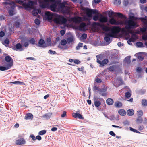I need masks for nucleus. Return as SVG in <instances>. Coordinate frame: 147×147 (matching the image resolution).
I'll return each instance as SVG.
<instances>
[{"mask_svg":"<svg viewBox=\"0 0 147 147\" xmlns=\"http://www.w3.org/2000/svg\"><path fill=\"white\" fill-rule=\"evenodd\" d=\"M98 20L101 23H96V24L100 27L104 31H110V32L109 33V36L113 37L116 33H118L120 32L121 29L119 27L113 26L111 28H110L103 24L104 23H106L107 22L108 18L107 17L101 15Z\"/></svg>","mask_w":147,"mask_h":147,"instance_id":"nucleus-1","label":"nucleus"},{"mask_svg":"<svg viewBox=\"0 0 147 147\" xmlns=\"http://www.w3.org/2000/svg\"><path fill=\"white\" fill-rule=\"evenodd\" d=\"M135 18L134 16L129 15V19L126 20L125 22L120 20H116L114 18L109 19V22L112 25H122L125 24V28L127 29H130L136 27V23L134 21Z\"/></svg>","mask_w":147,"mask_h":147,"instance_id":"nucleus-2","label":"nucleus"},{"mask_svg":"<svg viewBox=\"0 0 147 147\" xmlns=\"http://www.w3.org/2000/svg\"><path fill=\"white\" fill-rule=\"evenodd\" d=\"M5 7L7 8V7L10 8L9 13L11 16H12L13 15L14 8L15 7V4L13 2H11L9 0H8L6 2H3Z\"/></svg>","mask_w":147,"mask_h":147,"instance_id":"nucleus-3","label":"nucleus"},{"mask_svg":"<svg viewBox=\"0 0 147 147\" xmlns=\"http://www.w3.org/2000/svg\"><path fill=\"white\" fill-rule=\"evenodd\" d=\"M54 21L55 23L58 24H63L66 23L67 20L63 16L56 14Z\"/></svg>","mask_w":147,"mask_h":147,"instance_id":"nucleus-4","label":"nucleus"},{"mask_svg":"<svg viewBox=\"0 0 147 147\" xmlns=\"http://www.w3.org/2000/svg\"><path fill=\"white\" fill-rule=\"evenodd\" d=\"M122 83L123 81L121 78V77H118L115 79L113 84L116 87H118Z\"/></svg>","mask_w":147,"mask_h":147,"instance_id":"nucleus-5","label":"nucleus"},{"mask_svg":"<svg viewBox=\"0 0 147 147\" xmlns=\"http://www.w3.org/2000/svg\"><path fill=\"white\" fill-rule=\"evenodd\" d=\"M88 17H91L92 16V14H96L98 13V11L96 10L88 8H86L85 9Z\"/></svg>","mask_w":147,"mask_h":147,"instance_id":"nucleus-6","label":"nucleus"},{"mask_svg":"<svg viewBox=\"0 0 147 147\" xmlns=\"http://www.w3.org/2000/svg\"><path fill=\"white\" fill-rule=\"evenodd\" d=\"M12 66V63H6L4 65V66H0V70L3 71L7 70L10 69Z\"/></svg>","mask_w":147,"mask_h":147,"instance_id":"nucleus-7","label":"nucleus"},{"mask_svg":"<svg viewBox=\"0 0 147 147\" xmlns=\"http://www.w3.org/2000/svg\"><path fill=\"white\" fill-rule=\"evenodd\" d=\"M107 89V88L105 87L99 89L98 92L101 96H106L107 95V93L106 92Z\"/></svg>","mask_w":147,"mask_h":147,"instance_id":"nucleus-8","label":"nucleus"},{"mask_svg":"<svg viewBox=\"0 0 147 147\" xmlns=\"http://www.w3.org/2000/svg\"><path fill=\"white\" fill-rule=\"evenodd\" d=\"M78 28L79 30L84 31L87 29L86 24L85 23H82L78 27Z\"/></svg>","mask_w":147,"mask_h":147,"instance_id":"nucleus-9","label":"nucleus"},{"mask_svg":"<svg viewBox=\"0 0 147 147\" xmlns=\"http://www.w3.org/2000/svg\"><path fill=\"white\" fill-rule=\"evenodd\" d=\"M114 14H115L121 18H124L125 19H126L127 17L123 15L121 13H115L112 11H110L109 13V17H111V16L113 15Z\"/></svg>","mask_w":147,"mask_h":147,"instance_id":"nucleus-10","label":"nucleus"},{"mask_svg":"<svg viewBox=\"0 0 147 147\" xmlns=\"http://www.w3.org/2000/svg\"><path fill=\"white\" fill-rule=\"evenodd\" d=\"M45 13V17L48 20H52L53 16V13L49 11H46Z\"/></svg>","mask_w":147,"mask_h":147,"instance_id":"nucleus-11","label":"nucleus"},{"mask_svg":"<svg viewBox=\"0 0 147 147\" xmlns=\"http://www.w3.org/2000/svg\"><path fill=\"white\" fill-rule=\"evenodd\" d=\"M16 143L17 145H21L25 144L26 141L23 138H20L16 141Z\"/></svg>","mask_w":147,"mask_h":147,"instance_id":"nucleus-12","label":"nucleus"},{"mask_svg":"<svg viewBox=\"0 0 147 147\" xmlns=\"http://www.w3.org/2000/svg\"><path fill=\"white\" fill-rule=\"evenodd\" d=\"M13 49L16 51H21L23 50L21 44L20 43L16 44V45L15 47L13 48Z\"/></svg>","mask_w":147,"mask_h":147,"instance_id":"nucleus-13","label":"nucleus"},{"mask_svg":"<svg viewBox=\"0 0 147 147\" xmlns=\"http://www.w3.org/2000/svg\"><path fill=\"white\" fill-rule=\"evenodd\" d=\"M127 92L125 93V96L126 98L130 97L131 96V91L130 90L129 88L127 86H126L124 88Z\"/></svg>","mask_w":147,"mask_h":147,"instance_id":"nucleus-14","label":"nucleus"},{"mask_svg":"<svg viewBox=\"0 0 147 147\" xmlns=\"http://www.w3.org/2000/svg\"><path fill=\"white\" fill-rule=\"evenodd\" d=\"M38 45L39 47L42 48H45L47 47L45 44L44 41L42 39L39 40Z\"/></svg>","mask_w":147,"mask_h":147,"instance_id":"nucleus-15","label":"nucleus"},{"mask_svg":"<svg viewBox=\"0 0 147 147\" xmlns=\"http://www.w3.org/2000/svg\"><path fill=\"white\" fill-rule=\"evenodd\" d=\"M75 41V38L74 36L71 35L67 38V41L68 44L72 43Z\"/></svg>","mask_w":147,"mask_h":147,"instance_id":"nucleus-16","label":"nucleus"},{"mask_svg":"<svg viewBox=\"0 0 147 147\" xmlns=\"http://www.w3.org/2000/svg\"><path fill=\"white\" fill-rule=\"evenodd\" d=\"M73 20L76 23H80L83 21V19L81 17L78 16L74 18Z\"/></svg>","mask_w":147,"mask_h":147,"instance_id":"nucleus-17","label":"nucleus"},{"mask_svg":"<svg viewBox=\"0 0 147 147\" xmlns=\"http://www.w3.org/2000/svg\"><path fill=\"white\" fill-rule=\"evenodd\" d=\"M97 62L99 64L101 63V61L103 59L102 55L101 54L98 55L96 56Z\"/></svg>","mask_w":147,"mask_h":147,"instance_id":"nucleus-18","label":"nucleus"},{"mask_svg":"<svg viewBox=\"0 0 147 147\" xmlns=\"http://www.w3.org/2000/svg\"><path fill=\"white\" fill-rule=\"evenodd\" d=\"M33 118V115L30 113L26 114L25 117V119L26 120L32 119Z\"/></svg>","mask_w":147,"mask_h":147,"instance_id":"nucleus-19","label":"nucleus"},{"mask_svg":"<svg viewBox=\"0 0 147 147\" xmlns=\"http://www.w3.org/2000/svg\"><path fill=\"white\" fill-rule=\"evenodd\" d=\"M74 118L78 117L80 119H83V117L82 115L78 113H74L72 114Z\"/></svg>","mask_w":147,"mask_h":147,"instance_id":"nucleus-20","label":"nucleus"},{"mask_svg":"<svg viewBox=\"0 0 147 147\" xmlns=\"http://www.w3.org/2000/svg\"><path fill=\"white\" fill-rule=\"evenodd\" d=\"M5 60L7 62L9 63H12L13 64V60L12 58L9 56H7L5 57Z\"/></svg>","mask_w":147,"mask_h":147,"instance_id":"nucleus-21","label":"nucleus"},{"mask_svg":"<svg viewBox=\"0 0 147 147\" xmlns=\"http://www.w3.org/2000/svg\"><path fill=\"white\" fill-rule=\"evenodd\" d=\"M40 13V10L37 9L33 10L32 12V14L35 16H36L38 13Z\"/></svg>","mask_w":147,"mask_h":147,"instance_id":"nucleus-22","label":"nucleus"},{"mask_svg":"<svg viewBox=\"0 0 147 147\" xmlns=\"http://www.w3.org/2000/svg\"><path fill=\"white\" fill-rule=\"evenodd\" d=\"M109 61L107 59H104L101 62V63L100 64V67L103 66L105 64H107L108 62Z\"/></svg>","mask_w":147,"mask_h":147,"instance_id":"nucleus-23","label":"nucleus"},{"mask_svg":"<svg viewBox=\"0 0 147 147\" xmlns=\"http://www.w3.org/2000/svg\"><path fill=\"white\" fill-rule=\"evenodd\" d=\"M110 32L108 33V35L109 36H105L104 38V40H105L107 42H108V43L109 44V43L111 41H110V37H112L111 36H109V33ZM118 33H116L115 35L113 36V37H114L115 35H116Z\"/></svg>","mask_w":147,"mask_h":147,"instance_id":"nucleus-24","label":"nucleus"},{"mask_svg":"<svg viewBox=\"0 0 147 147\" xmlns=\"http://www.w3.org/2000/svg\"><path fill=\"white\" fill-rule=\"evenodd\" d=\"M140 19L143 22L145 25H147V16H146L143 18H141Z\"/></svg>","mask_w":147,"mask_h":147,"instance_id":"nucleus-25","label":"nucleus"},{"mask_svg":"<svg viewBox=\"0 0 147 147\" xmlns=\"http://www.w3.org/2000/svg\"><path fill=\"white\" fill-rule=\"evenodd\" d=\"M107 103L109 105H112L114 102L113 100L111 98H108L106 100Z\"/></svg>","mask_w":147,"mask_h":147,"instance_id":"nucleus-26","label":"nucleus"},{"mask_svg":"<svg viewBox=\"0 0 147 147\" xmlns=\"http://www.w3.org/2000/svg\"><path fill=\"white\" fill-rule=\"evenodd\" d=\"M97 99L95 97L94 98V105L96 107H98L101 105V102L99 101H97Z\"/></svg>","mask_w":147,"mask_h":147,"instance_id":"nucleus-27","label":"nucleus"},{"mask_svg":"<svg viewBox=\"0 0 147 147\" xmlns=\"http://www.w3.org/2000/svg\"><path fill=\"white\" fill-rule=\"evenodd\" d=\"M119 113L122 116H124L126 114L125 111L123 109H120L118 111Z\"/></svg>","mask_w":147,"mask_h":147,"instance_id":"nucleus-28","label":"nucleus"},{"mask_svg":"<svg viewBox=\"0 0 147 147\" xmlns=\"http://www.w3.org/2000/svg\"><path fill=\"white\" fill-rule=\"evenodd\" d=\"M134 111L133 109H129L127 111V114L128 116H131L134 114Z\"/></svg>","mask_w":147,"mask_h":147,"instance_id":"nucleus-29","label":"nucleus"},{"mask_svg":"<svg viewBox=\"0 0 147 147\" xmlns=\"http://www.w3.org/2000/svg\"><path fill=\"white\" fill-rule=\"evenodd\" d=\"M22 44L25 47H27L28 46V42L25 40L24 39H22L21 41Z\"/></svg>","mask_w":147,"mask_h":147,"instance_id":"nucleus-30","label":"nucleus"},{"mask_svg":"<svg viewBox=\"0 0 147 147\" xmlns=\"http://www.w3.org/2000/svg\"><path fill=\"white\" fill-rule=\"evenodd\" d=\"M52 115L51 113H48L45 114L43 116V117L47 119H49L51 116Z\"/></svg>","mask_w":147,"mask_h":147,"instance_id":"nucleus-31","label":"nucleus"},{"mask_svg":"<svg viewBox=\"0 0 147 147\" xmlns=\"http://www.w3.org/2000/svg\"><path fill=\"white\" fill-rule=\"evenodd\" d=\"M116 68V66L113 65L110 66L107 69L110 71H113Z\"/></svg>","mask_w":147,"mask_h":147,"instance_id":"nucleus-32","label":"nucleus"},{"mask_svg":"<svg viewBox=\"0 0 147 147\" xmlns=\"http://www.w3.org/2000/svg\"><path fill=\"white\" fill-rule=\"evenodd\" d=\"M10 83L16 84H18V85H23L24 84V83L20 82L19 81L12 82H11Z\"/></svg>","mask_w":147,"mask_h":147,"instance_id":"nucleus-33","label":"nucleus"},{"mask_svg":"<svg viewBox=\"0 0 147 147\" xmlns=\"http://www.w3.org/2000/svg\"><path fill=\"white\" fill-rule=\"evenodd\" d=\"M135 38H134L133 37L131 38L127 41L129 45H131L132 44L131 42H134V41Z\"/></svg>","mask_w":147,"mask_h":147,"instance_id":"nucleus-34","label":"nucleus"},{"mask_svg":"<svg viewBox=\"0 0 147 147\" xmlns=\"http://www.w3.org/2000/svg\"><path fill=\"white\" fill-rule=\"evenodd\" d=\"M131 56H129L126 57L125 59V61L127 64H129L130 62Z\"/></svg>","mask_w":147,"mask_h":147,"instance_id":"nucleus-35","label":"nucleus"},{"mask_svg":"<svg viewBox=\"0 0 147 147\" xmlns=\"http://www.w3.org/2000/svg\"><path fill=\"white\" fill-rule=\"evenodd\" d=\"M83 44L81 43H79L77 46L76 47V50H79L80 48H81L83 46Z\"/></svg>","mask_w":147,"mask_h":147,"instance_id":"nucleus-36","label":"nucleus"},{"mask_svg":"<svg viewBox=\"0 0 147 147\" xmlns=\"http://www.w3.org/2000/svg\"><path fill=\"white\" fill-rule=\"evenodd\" d=\"M115 105L117 107H120L122 106V104L121 102L118 101L115 103Z\"/></svg>","mask_w":147,"mask_h":147,"instance_id":"nucleus-37","label":"nucleus"},{"mask_svg":"<svg viewBox=\"0 0 147 147\" xmlns=\"http://www.w3.org/2000/svg\"><path fill=\"white\" fill-rule=\"evenodd\" d=\"M143 115V112L141 110H139L137 111V115L138 117H141Z\"/></svg>","mask_w":147,"mask_h":147,"instance_id":"nucleus-38","label":"nucleus"},{"mask_svg":"<svg viewBox=\"0 0 147 147\" xmlns=\"http://www.w3.org/2000/svg\"><path fill=\"white\" fill-rule=\"evenodd\" d=\"M142 71L141 68L140 67H138L136 68V72L139 74H140Z\"/></svg>","mask_w":147,"mask_h":147,"instance_id":"nucleus-39","label":"nucleus"},{"mask_svg":"<svg viewBox=\"0 0 147 147\" xmlns=\"http://www.w3.org/2000/svg\"><path fill=\"white\" fill-rule=\"evenodd\" d=\"M67 41L65 39H63L61 41V44L63 46H64L67 44Z\"/></svg>","mask_w":147,"mask_h":147,"instance_id":"nucleus-40","label":"nucleus"},{"mask_svg":"<svg viewBox=\"0 0 147 147\" xmlns=\"http://www.w3.org/2000/svg\"><path fill=\"white\" fill-rule=\"evenodd\" d=\"M142 39L144 40H147V35H144L142 36ZM146 45L147 47V41L145 42Z\"/></svg>","mask_w":147,"mask_h":147,"instance_id":"nucleus-41","label":"nucleus"},{"mask_svg":"<svg viewBox=\"0 0 147 147\" xmlns=\"http://www.w3.org/2000/svg\"><path fill=\"white\" fill-rule=\"evenodd\" d=\"M121 3L120 0H114V3L116 5H119Z\"/></svg>","mask_w":147,"mask_h":147,"instance_id":"nucleus-42","label":"nucleus"},{"mask_svg":"<svg viewBox=\"0 0 147 147\" xmlns=\"http://www.w3.org/2000/svg\"><path fill=\"white\" fill-rule=\"evenodd\" d=\"M142 105L144 106L147 105V100L145 99H143L142 101Z\"/></svg>","mask_w":147,"mask_h":147,"instance_id":"nucleus-43","label":"nucleus"},{"mask_svg":"<svg viewBox=\"0 0 147 147\" xmlns=\"http://www.w3.org/2000/svg\"><path fill=\"white\" fill-rule=\"evenodd\" d=\"M46 132V130H44L39 131L38 133V134L40 135H43L45 134Z\"/></svg>","mask_w":147,"mask_h":147,"instance_id":"nucleus-44","label":"nucleus"},{"mask_svg":"<svg viewBox=\"0 0 147 147\" xmlns=\"http://www.w3.org/2000/svg\"><path fill=\"white\" fill-rule=\"evenodd\" d=\"M29 42L30 43L34 45L35 44V41L34 38H32L29 40Z\"/></svg>","mask_w":147,"mask_h":147,"instance_id":"nucleus-45","label":"nucleus"},{"mask_svg":"<svg viewBox=\"0 0 147 147\" xmlns=\"http://www.w3.org/2000/svg\"><path fill=\"white\" fill-rule=\"evenodd\" d=\"M137 122L139 123H141L142 122V119L141 117H138L137 119Z\"/></svg>","mask_w":147,"mask_h":147,"instance_id":"nucleus-46","label":"nucleus"},{"mask_svg":"<svg viewBox=\"0 0 147 147\" xmlns=\"http://www.w3.org/2000/svg\"><path fill=\"white\" fill-rule=\"evenodd\" d=\"M129 129L130 131H132L136 132V133H140V132L138 131V130H136L134 129L132 127H129Z\"/></svg>","mask_w":147,"mask_h":147,"instance_id":"nucleus-47","label":"nucleus"},{"mask_svg":"<svg viewBox=\"0 0 147 147\" xmlns=\"http://www.w3.org/2000/svg\"><path fill=\"white\" fill-rule=\"evenodd\" d=\"M136 44L137 46L139 47H142L143 45V43L140 42H137Z\"/></svg>","mask_w":147,"mask_h":147,"instance_id":"nucleus-48","label":"nucleus"},{"mask_svg":"<svg viewBox=\"0 0 147 147\" xmlns=\"http://www.w3.org/2000/svg\"><path fill=\"white\" fill-rule=\"evenodd\" d=\"M48 53L49 54H56V53L55 51H53L52 50H49L48 51Z\"/></svg>","mask_w":147,"mask_h":147,"instance_id":"nucleus-49","label":"nucleus"},{"mask_svg":"<svg viewBox=\"0 0 147 147\" xmlns=\"http://www.w3.org/2000/svg\"><path fill=\"white\" fill-rule=\"evenodd\" d=\"M35 23L37 25H39L40 23V21L38 19H36L34 20Z\"/></svg>","mask_w":147,"mask_h":147,"instance_id":"nucleus-50","label":"nucleus"},{"mask_svg":"<svg viewBox=\"0 0 147 147\" xmlns=\"http://www.w3.org/2000/svg\"><path fill=\"white\" fill-rule=\"evenodd\" d=\"M16 2L19 4H22L23 6V4L24 3V1L22 0H16Z\"/></svg>","mask_w":147,"mask_h":147,"instance_id":"nucleus-51","label":"nucleus"},{"mask_svg":"<svg viewBox=\"0 0 147 147\" xmlns=\"http://www.w3.org/2000/svg\"><path fill=\"white\" fill-rule=\"evenodd\" d=\"M95 80L96 82L98 83H100L102 82L101 80L98 78L97 77L96 78Z\"/></svg>","mask_w":147,"mask_h":147,"instance_id":"nucleus-52","label":"nucleus"},{"mask_svg":"<svg viewBox=\"0 0 147 147\" xmlns=\"http://www.w3.org/2000/svg\"><path fill=\"white\" fill-rule=\"evenodd\" d=\"M9 32L7 34V36H9V34H11L12 31H13V29L12 28H9Z\"/></svg>","mask_w":147,"mask_h":147,"instance_id":"nucleus-53","label":"nucleus"},{"mask_svg":"<svg viewBox=\"0 0 147 147\" xmlns=\"http://www.w3.org/2000/svg\"><path fill=\"white\" fill-rule=\"evenodd\" d=\"M81 37L83 39H86L87 38V35L86 34L84 33L82 35Z\"/></svg>","mask_w":147,"mask_h":147,"instance_id":"nucleus-54","label":"nucleus"},{"mask_svg":"<svg viewBox=\"0 0 147 147\" xmlns=\"http://www.w3.org/2000/svg\"><path fill=\"white\" fill-rule=\"evenodd\" d=\"M99 19L98 16L97 15L94 16L93 17V19L94 21H96Z\"/></svg>","mask_w":147,"mask_h":147,"instance_id":"nucleus-55","label":"nucleus"},{"mask_svg":"<svg viewBox=\"0 0 147 147\" xmlns=\"http://www.w3.org/2000/svg\"><path fill=\"white\" fill-rule=\"evenodd\" d=\"M9 44V40L7 38L5 40L4 42H3V44L4 45V44Z\"/></svg>","mask_w":147,"mask_h":147,"instance_id":"nucleus-56","label":"nucleus"},{"mask_svg":"<svg viewBox=\"0 0 147 147\" xmlns=\"http://www.w3.org/2000/svg\"><path fill=\"white\" fill-rule=\"evenodd\" d=\"M146 28H147V26L146 28L145 27H143L140 28V30L142 32H144L146 31Z\"/></svg>","mask_w":147,"mask_h":147,"instance_id":"nucleus-57","label":"nucleus"},{"mask_svg":"<svg viewBox=\"0 0 147 147\" xmlns=\"http://www.w3.org/2000/svg\"><path fill=\"white\" fill-rule=\"evenodd\" d=\"M74 63L76 64H79L80 63V61L78 60L75 59L74 60Z\"/></svg>","mask_w":147,"mask_h":147,"instance_id":"nucleus-58","label":"nucleus"},{"mask_svg":"<svg viewBox=\"0 0 147 147\" xmlns=\"http://www.w3.org/2000/svg\"><path fill=\"white\" fill-rule=\"evenodd\" d=\"M65 31L64 30H61L60 31V34L61 36H63L64 34L65 33Z\"/></svg>","mask_w":147,"mask_h":147,"instance_id":"nucleus-59","label":"nucleus"},{"mask_svg":"<svg viewBox=\"0 0 147 147\" xmlns=\"http://www.w3.org/2000/svg\"><path fill=\"white\" fill-rule=\"evenodd\" d=\"M123 123L124 125H127L129 124V123L128 121H125L123 122Z\"/></svg>","mask_w":147,"mask_h":147,"instance_id":"nucleus-60","label":"nucleus"},{"mask_svg":"<svg viewBox=\"0 0 147 147\" xmlns=\"http://www.w3.org/2000/svg\"><path fill=\"white\" fill-rule=\"evenodd\" d=\"M19 23L17 22H16L14 24V26L16 27H18L19 26Z\"/></svg>","mask_w":147,"mask_h":147,"instance_id":"nucleus-61","label":"nucleus"},{"mask_svg":"<svg viewBox=\"0 0 147 147\" xmlns=\"http://www.w3.org/2000/svg\"><path fill=\"white\" fill-rule=\"evenodd\" d=\"M109 134L110 135L112 136H115L116 135L115 134L113 131H110L109 132Z\"/></svg>","mask_w":147,"mask_h":147,"instance_id":"nucleus-62","label":"nucleus"},{"mask_svg":"<svg viewBox=\"0 0 147 147\" xmlns=\"http://www.w3.org/2000/svg\"><path fill=\"white\" fill-rule=\"evenodd\" d=\"M5 34L3 32L1 31L0 32V37H3L4 36Z\"/></svg>","mask_w":147,"mask_h":147,"instance_id":"nucleus-63","label":"nucleus"},{"mask_svg":"<svg viewBox=\"0 0 147 147\" xmlns=\"http://www.w3.org/2000/svg\"><path fill=\"white\" fill-rule=\"evenodd\" d=\"M138 59L140 61L143 60L144 59L143 57L141 55L138 56Z\"/></svg>","mask_w":147,"mask_h":147,"instance_id":"nucleus-64","label":"nucleus"}]
</instances>
